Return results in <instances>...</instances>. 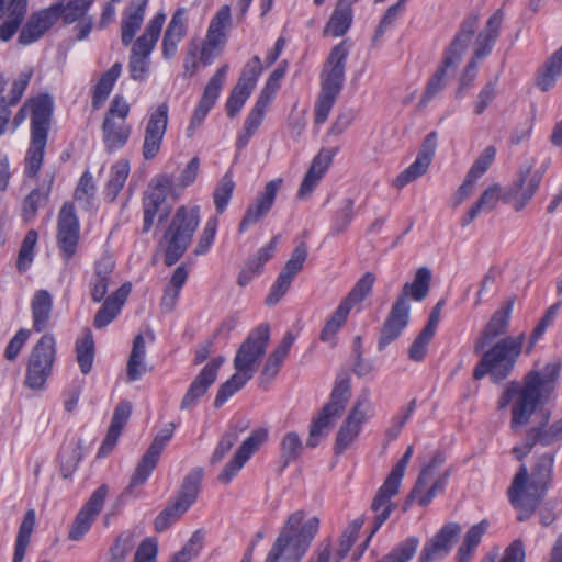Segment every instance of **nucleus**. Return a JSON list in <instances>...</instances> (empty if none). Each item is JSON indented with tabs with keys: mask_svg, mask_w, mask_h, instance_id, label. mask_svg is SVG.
I'll use <instances>...</instances> for the list:
<instances>
[{
	"mask_svg": "<svg viewBox=\"0 0 562 562\" xmlns=\"http://www.w3.org/2000/svg\"><path fill=\"white\" fill-rule=\"evenodd\" d=\"M561 363L551 361L540 370L529 371L524 379V386L512 382L508 384L498 401V408L504 409L510 402V428L517 432L536 416L538 424L531 427L522 445L512 449L513 456L521 461L536 445L550 446L562 440V418L546 428L550 413L546 409L537 411L538 406L547 402L553 394L560 375Z\"/></svg>",
	"mask_w": 562,
	"mask_h": 562,
	"instance_id": "1",
	"label": "nucleus"
},
{
	"mask_svg": "<svg viewBox=\"0 0 562 562\" xmlns=\"http://www.w3.org/2000/svg\"><path fill=\"white\" fill-rule=\"evenodd\" d=\"M554 456L552 452L540 454L531 472L522 464L515 474L507 495L510 505L517 510L520 522L531 517L542 502L552 480Z\"/></svg>",
	"mask_w": 562,
	"mask_h": 562,
	"instance_id": "2",
	"label": "nucleus"
},
{
	"mask_svg": "<svg viewBox=\"0 0 562 562\" xmlns=\"http://www.w3.org/2000/svg\"><path fill=\"white\" fill-rule=\"evenodd\" d=\"M479 21L480 19L477 14H471L461 23L458 33L445 52L441 64L438 66L426 86V89L419 100V108L427 106L428 103L443 90L448 70H456L459 66L464 53L472 42Z\"/></svg>",
	"mask_w": 562,
	"mask_h": 562,
	"instance_id": "3",
	"label": "nucleus"
},
{
	"mask_svg": "<svg viewBox=\"0 0 562 562\" xmlns=\"http://www.w3.org/2000/svg\"><path fill=\"white\" fill-rule=\"evenodd\" d=\"M525 334L506 336L487 349L476 364L473 376L476 380L490 375L493 382L505 380L513 371L525 344Z\"/></svg>",
	"mask_w": 562,
	"mask_h": 562,
	"instance_id": "4",
	"label": "nucleus"
},
{
	"mask_svg": "<svg viewBox=\"0 0 562 562\" xmlns=\"http://www.w3.org/2000/svg\"><path fill=\"white\" fill-rule=\"evenodd\" d=\"M198 225L199 207L188 209L182 205L177 210L160 241V245L165 246L167 266H172L183 256Z\"/></svg>",
	"mask_w": 562,
	"mask_h": 562,
	"instance_id": "5",
	"label": "nucleus"
},
{
	"mask_svg": "<svg viewBox=\"0 0 562 562\" xmlns=\"http://www.w3.org/2000/svg\"><path fill=\"white\" fill-rule=\"evenodd\" d=\"M351 394L350 379L346 374L338 375L330 394L329 402L324 405L313 419L306 446L315 448L321 440L328 436L330 429L346 407Z\"/></svg>",
	"mask_w": 562,
	"mask_h": 562,
	"instance_id": "6",
	"label": "nucleus"
},
{
	"mask_svg": "<svg viewBox=\"0 0 562 562\" xmlns=\"http://www.w3.org/2000/svg\"><path fill=\"white\" fill-rule=\"evenodd\" d=\"M504 14L497 10L488 19L485 27L479 33L474 43V49L471 59L467 64L459 80V88L456 92L457 98H461L473 85L477 75V64L483 57L492 52V48L498 37Z\"/></svg>",
	"mask_w": 562,
	"mask_h": 562,
	"instance_id": "7",
	"label": "nucleus"
},
{
	"mask_svg": "<svg viewBox=\"0 0 562 562\" xmlns=\"http://www.w3.org/2000/svg\"><path fill=\"white\" fill-rule=\"evenodd\" d=\"M56 360V340L45 334L33 347L27 361L25 385L33 391H44Z\"/></svg>",
	"mask_w": 562,
	"mask_h": 562,
	"instance_id": "8",
	"label": "nucleus"
},
{
	"mask_svg": "<svg viewBox=\"0 0 562 562\" xmlns=\"http://www.w3.org/2000/svg\"><path fill=\"white\" fill-rule=\"evenodd\" d=\"M165 21L166 14L157 13L135 41L128 58V71L133 80L143 81L147 78L150 69L149 56L159 40Z\"/></svg>",
	"mask_w": 562,
	"mask_h": 562,
	"instance_id": "9",
	"label": "nucleus"
},
{
	"mask_svg": "<svg viewBox=\"0 0 562 562\" xmlns=\"http://www.w3.org/2000/svg\"><path fill=\"white\" fill-rule=\"evenodd\" d=\"M441 464L442 460L439 457H435L422 469L413 490L407 496L405 509L413 503L422 507L428 506L443 491L448 474L436 476L437 470Z\"/></svg>",
	"mask_w": 562,
	"mask_h": 562,
	"instance_id": "10",
	"label": "nucleus"
},
{
	"mask_svg": "<svg viewBox=\"0 0 562 562\" xmlns=\"http://www.w3.org/2000/svg\"><path fill=\"white\" fill-rule=\"evenodd\" d=\"M270 339L268 325L255 328L247 339L240 345L234 359V368L237 372H244L247 378H252L257 371V362L266 352Z\"/></svg>",
	"mask_w": 562,
	"mask_h": 562,
	"instance_id": "11",
	"label": "nucleus"
},
{
	"mask_svg": "<svg viewBox=\"0 0 562 562\" xmlns=\"http://www.w3.org/2000/svg\"><path fill=\"white\" fill-rule=\"evenodd\" d=\"M175 191L173 177L170 175H161L155 178L149 186L144 199V224L143 232H148L155 221V217L161 212L159 220L166 218L171 210V206L165 205L166 198L169 193Z\"/></svg>",
	"mask_w": 562,
	"mask_h": 562,
	"instance_id": "12",
	"label": "nucleus"
},
{
	"mask_svg": "<svg viewBox=\"0 0 562 562\" xmlns=\"http://www.w3.org/2000/svg\"><path fill=\"white\" fill-rule=\"evenodd\" d=\"M370 412V391L363 389L355 401L347 418L336 437V452L342 453L359 436L361 426L368 420Z\"/></svg>",
	"mask_w": 562,
	"mask_h": 562,
	"instance_id": "13",
	"label": "nucleus"
},
{
	"mask_svg": "<svg viewBox=\"0 0 562 562\" xmlns=\"http://www.w3.org/2000/svg\"><path fill=\"white\" fill-rule=\"evenodd\" d=\"M231 25V8L223 5L212 18L205 40L202 43L200 59L209 65L223 50L226 43V31Z\"/></svg>",
	"mask_w": 562,
	"mask_h": 562,
	"instance_id": "14",
	"label": "nucleus"
},
{
	"mask_svg": "<svg viewBox=\"0 0 562 562\" xmlns=\"http://www.w3.org/2000/svg\"><path fill=\"white\" fill-rule=\"evenodd\" d=\"M269 431L261 427L254 430L237 448L232 459L223 467L217 480L222 484H229L239 473L251 456L267 441Z\"/></svg>",
	"mask_w": 562,
	"mask_h": 562,
	"instance_id": "15",
	"label": "nucleus"
},
{
	"mask_svg": "<svg viewBox=\"0 0 562 562\" xmlns=\"http://www.w3.org/2000/svg\"><path fill=\"white\" fill-rule=\"evenodd\" d=\"M547 167V165H542L538 169H532L530 166H526L520 169L517 179L507 192V196L516 211H521L532 200Z\"/></svg>",
	"mask_w": 562,
	"mask_h": 562,
	"instance_id": "16",
	"label": "nucleus"
},
{
	"mask_svg": "<svg viewBox=\"0 0 562 562\" xmlns=\"http://www.w3.org/2000/svg\"><path fill=\"white\" fill-rule=\"evenodd\" d=\"M175 425L168 424L165 428L159 430L155 436L153 442L147 449L146 453L142 457L138 462L135 472L127 486V491L140 486L145 483L148 476L151 474L157 465L159 457L165 449L166 445L170 441L173 436Z\"/></svg>",
	"mask_w": 562,
	"mask_h": 562,
	"instance_id": "17",
	"label": "nucleus"
},
{
	"mask_svg": "<svg viewBox=\"0 0 562 562\" xmlns=\"http://www.w3.org/2000/svg\"><path fill=\"white\" fill-rule=\"evenodd\" d=\"M306 257L307 247L304 243H301L295 247L291 254L290 259L285 262L277 280L272 284L270 292L265 301L267 305L272 306L279 303L283 295L288 292L296 274L302 270Z\"/></svg>",
	"mask_w": 562,
	"mask_h": 562,
	"instance_id": "18",
	"label": "nucleus"
},
{
	"mask_svg": "<svg viewBox=\"0 0 562 562\" xmlns=\"http://www.w3.org/2000/svg\"><path fill=\"white\" fill-rule=\"evenodd\" d=\"M349 50L348 40L333 47L323 68L322 90L339 94L345 79V65Z\"/></svg>",
	"mask_w": 562,
	"mask_h": 562,
	"instance_id": "19",
	"label": "nucleus"
},
{
	"mask_svg": "<svg viewBox=\"0 0 562 562\" xmlns=\"http://www.w3.org/2000/svg\"><path fill=\"white\" fill-rule=\"evenodd\" d=\"M167 126L168 106L166 103H161L150 112L145 126L142 154L146 160H151L158 155Z\"/></svg>",
	"mask_w": 562,
	"mask_h": 562,
	"instance_id": "20",
	"label": "nucleus"
},
{
	"mask_svg": "<svg viewBox=\"0 0 562 562\" xmlns=\"http://www.w3.org/2000/svg\"><path fill=\"white\" fill-rule=\"evenodd\" d=\"M315 537L313 529H284L271 549L291 562H300Z\"/></svg>",
	"mask_w": 562,
	"mask_h": 562,
	"instance_id": "21",
	"label": "nucleus"
},
{
	"mask_svg": "<svg viewBox=\"0 0 562 562\" xmlns=\"http://www.w3.org/2000/svg\"><path fill=\"white\" fill-rule=\"evenodd\" d=\"M79 241V222L72 204L65 203L59 211L57 243L64 260L68 261L76 252Z\"/></svg>",
	"mask_w": 562,
	"mask_h": 562,
	"instance_id": "22",
	"label": "nucleus"
},
{
	"mask_svg": "<svg viewBox=\"0 0 562 562\" xmlns=\"http://www.w3.org/2000/svg\"><path fill=\"white\" fill-rule=\"evenodd\" d=\"M224 362L225 357L217 356L202 368L180 403L181 411H190L196 406L199 400L206 394L210 386L215 382L218 370Z\"/></svg>",
	"mask_w": 562,
	"mask_h": 562,
	"instance_id": "23",
	"label": "nucleus"
},
{
	"mask_svg": "<svg viewBox=\"0 0 562 562\" xmlns=\"http://www.w3.org/2000/svg\"><path fill=\"white\" fill-rule=\"evenodd\" d=\"M437 147V134L429 133L423 142L418 155L413 164L404 169L394 180L393 186L403 189L408 183L424 176L431 164Z\"/></svg>",
	"mask_w": 562,
	"mask_h": 562,
	"instance_id": "24",
	"label": "nucleus"
},
{
	"mask_svg": "<svg viewBox=\"0 0 562 562\" xmlns=\"http://www.w3.org/2000/svg\"><path fill=\"white\" fill-rule=\"evenodd\" d=\"M282 183L283 180L281 178L270 180L266 183L263 191L260 192L254 202L246 209L238 228L240 233L246 232L250 226L257 224L269 213Z\"/></svg>",
	"mask_w": 562,
	"mask_h": 562,
	"instance_id": "25",
	"label": "nucleus"
},
{
	"mask_svg": "<svg viewBox=\"0 0 562 562\" xmlns=\"http://www.w3.org/2000/svg\"><path fill=\"white\" fill-rule=\"evenodd\" d=\"M514 300H507L495 311L474 345L476 352L486 348L497 337L506 334L513 312Z\"/></svg>",
	"mask_w": 562,
	"mask_h": 562,
	"instance_id": "26",
	"label": "nucleus"
},
{
	"mask_svg": "<svg viewBox=\"0 0 562 562\" xmlns=\"http://www.w3.org/2000/svg\"><path fill=\"white\" fill-rule=\"evenodd\" d=\"M58 7H48L32 14L21 30L18 43L25 46L38 41L58 20Z\"/></svg>",
	"mask_w": 562,
	"mask_h": 562,
	"instance_id": "27",
	"label": "nucleus"
},
{
	"mask_svg": "<svg viewBox=\"0 0 562 562\" xmlns=\"http://www.w3.org/2000/svg\"><path fill=\"white\" fill-rule=\"evenodd\" d=\"M228 71V65H223L214 76L210 79L206 87L204 88L203 95L194 110V113L191 117L193 122V127H199L209 111L213 108L216 100L218 99L220 92L224 86L225 77Z\"/></svg>",
	"mask_w": 562,
	"mask_h": 562,
	"instance_id": "28",
	"label": "nucleus"
},
{
	"mask_svg": "<svg viewBox=\"0 0 562 562\" xmlns=\"http://www.w3.org/2000/svg\"><path fill=\"white\" fill-rule=\"evenodd\" d=\"M31 112V136L47 137L53 112V100L48 94H41L26 102Z\"/></svg>",
	"mask_w": 562,
	"mask_h": 562,
	"instance_id": "29",
	"label": "nucleus"
},
{
	"mask_svg": "<svg viewBox=\"0 0 562 562\" xmlns=\"http://www.w3.org/2000/svg\"><path fill=\"white\" fill-rule=\"evenodd\" d=\"M411 307H403L394 303L381 328L378 341L379 350H383L389 344L396 340L409 321Z\"/></svg>",
	"mask_w": 562,
	"mask_h": 562,
	"instance_id": "30",
	"label": "nucleus"
},
{
	"mask_svg": "<svg viewBox=\"0 0 562 562\" xmlns=\"http://www.w3.org/2000/svg\"><path fill=\"white\" fill-rule=\"evenodd\" d=\"M148 0H139L131 2L122 14L121 20V42L124 46L132 44L136 33L140 29Z\"/></svg>",
	"mask_w": 562,
	"mask_h": 562,
	"instance_id": "31",
	"label": "nucleus"
},
{
	"mask_svg": "<svg viewBox=\"0 0 562 562\" xmlns=\"http://www.w3.org/2000/svg\"><path fill=\"white\" fill-rule=\"evenodd\" d=\"M131 283H124L113 294L104 300L102 306L94 315L93 325L95 328L105 327L119 315L131 293Z\"/></svg>",
	"mask_w": 562,
	"mask_h": 562,
	"instance_id": "32",
	"label": "nucleus"
},
{
	"mask_svg": "<svg viewBox=\"0 0 562 562\" xmlns=\"http://www.w3.org/2000/svg\"><path fill=\"white\" fill-rule=\"evenodd\" d=\"M431 280V271L427 267H420L417 269L415 273V278L412 282H406L396 301L394 303L403 306L409 307L408 299H413L415 301H423L429 292Z\"/></svg>",
	"mask_w": 562,
	"mask_h": 562,
	"instance_id": "33",
	"label": "nucleus"
},
{
	"mask_svg": "<svg viewBox=\"0 0 562 562\" xmlns=\"http://www.w3.org/2000/svg\"><path fill=\"white\" fill-rule=\"evenodd\" d=\"M132 413V404L130 402H121L114 409L108 434L99 449L98 457H106L115 447L122 429L130 419Z\"/></svg>",
	"mask_w": 562,
	"mask_h": 562,
	"instance_id": "34",
	"label": "nucleus"
},
{
	"mask_svg": "<svg viewBox=\"0 0 562 562\" xmlns=\"http://www.w3.org/2000/svg\"><path fill=\"white\" fill-rule=\"evenodd\" d=\"M458 529H440V531L429 540L420 555V562H435L448 554L452 543L456 541Z\"/></svg>",
	"mask_w": 562,
	"mask_h": 562,
	"instance_id": "35",
	"label": "nucleus"
},
{
	"mask_svg": "<svg viewBox=\"0 0 562 562\" xmlns=\"http://www.w3.org/2000/svg\"><path fill=\"white\" fill-rule=\"evenodd\" d=\"M400 488L383 483L378 490L372 503H371V524L372 527H381L390 517L395 505L391 502V498L398 493Z\"/></svg>",
	"mask_w": 562,
	"mask_h": 562,
	"instance_id": "36",
	"label": "nucleus"
},
{
	"mask_svg": "<svg viewBox=\"0 0 562 562\" xmlns=\"http://www.w3.org/2000/svg\"><path fill=\"white\" fill-rule=\"evenodd\" d=\"M186 10L179 9L177 10L171 21L169 22L167 30L164 34L162 38V56L166 59L172 58L178 48V44L182 41L186 35Z\"/></svg>",
	"mask_w": 562,
	"mask_h": 562,
	"instance_id": "37",
	"label": "nucleus"
},
{
	"mask_svg": "<svg viewBox=\"0 0 562 562\" xmlns=\"http://www.w3.org/2000/svg\"><path fill=\"white\" fill-rule=\"evenodd\" d=\"M375 530L376 529H372L371 532H366L363 535L360 533V529H347L344 531L340 537L339 548L337 550V562L345 559L353 546H356V549L352 553V559L359 560L367 550Z\"/></svg>",
	"mask_w": 562,
	"mask_h": 562,
	"instance_id": "38",
	"label": "nucleus"
},
{
	"mask_svg": "<svg viewBox=\"0 0 562 562\" xmlns=\"http://www.w3.org/2000/svg\"><path fill=\"white\" fill-rule=\"evenodd\" d=\"M131 126L123 120L104 119L102 124L103 142L108 150L122 148L131 135Z\"/></svg>",
	"mask_w": 562,
	"mask_h": 562,
	"instance_id": "39",
	"label": "nucleus"
},
{
	"mask_svg": "<svg viewBox=\"0 0 562 562\" xmlns=\"http://www.w3.org/2000/svg\"><path fill=\"white\" fill-rule=\"evenodd\" d=\"M33 328L35 331H43L49 323L53 297L46 290H38L34 293L32 302Z\"/></svg>",
	"mask_w": 562,
	"mask_h": 562,
	"instance_id": "40",
	"label": "nucleus"
},
{
	"mask_svg": "<svg viewBox=\"0 0 562 562\" xmlns=\"http://www.w3.org/2000/svg\"><path fill=\"white\" fill-rule=\"evenodd\" d=\"M294 340V335L292 333H286L280 345L270 353L260 375L263 382L269 383L276 378L282 362L289 355Z\"/></svg>",
	"mask_w": 562,
	"mask_h": 562,
	"instance_id": "41",
	"label": "nucleus"
},
{
	"mask_svg": "<svg viewBox=\"0 0 562 562\" xmlns=\"http://www.w3.org/2000/svg\"><path fill=\"white\" fill-rule=\"evenodd\" d=\"M146 345L143 335L138 334L133 340L132 350L127 360L126 376L130 382L137 381L147 371Z\"/></svg>",
	"mask_w": 562,
	"mask_h": 562,
	"instance_id": "42",
	"label": "nucleus"
},
{
	"mask_svg": "<svg viewBox=\"0 0 562 562\" xmlns=\"http://www.w3.org/2000/svg\"><path fill=\"white\" fill-rule=\"evenodd\" d=\"M269 105L266 99L258 98L247 119L245 120L243 132L237 137L236 146L243 149L259 128L265 117L266 109Z\"/></svg>",
	"mask_w": 562,
	"mask_h": 562,
	"instance_id": "43",
	"label": "nucleus"
},
{
	"mask_svg": "<svg viewBox=\"0 0 562 562\" xmlns=\"http://www.w3.org/2000/svg\"><path fill=\"white\" fill-rule=\"evenodd\" d=\"M562 75V46L552 54L546 61L543 67L539 70L536 86L541 91H549L557 82V79Z\"/></svg>",
	"mask_w": 562,
	"mask_h": 562,
	"instance_id": "44",
	"label": "nucleus"
},
{
	"mask_svg": "<svg viewBox=\"0 0 562 562\" xmlns=\"http://www.w3.org/2000/svg\"><path fill=\"white\" fill-rule=\"evenodd\" d=\"M352 23V9L347 8L344 2L336 3L334 12L326 23L323 34L333 37L344 36Z\"/></svg>",
	"mask_w": 562,
	"mask_h": 562,
	"instance_id": "45",
	"label": "nucleus"
},
{
	"mask_svg": "<svg viewBox=\"0 0 562 562\" xmlns=\"http://www.w3.org/2000/svg\"><path fill=\"white\" fill-rule=\"evenodd\" d=\"M204 471L202 468L192 469L184 477L175 499L191 507L198 499Z\"/></svg>",
	"mask_w": 562,
	"mask_h": 562,
	"instance_id": "46",
	"label": "nucleus"
},
{
	"mask_svg": "<svg viewBox=\"0 0 562 562\" xmlns=\"http://www.w3.org/2000/svg\"><path fill=\"white\" fill-rule=\"evenodd\" d=\"M108 494L106 485L98 487L76 516V527H87L94 521L103 507Z\"/></svg>",
	"mask_w": 562,
	"mask_h": 562,
	"instance_id": "47",
	"label": "nucleus"
},
{
	"mask_svg": "<svg viewBox=\"0 0 562 562\" xmlns=\"http://www.w3.org/2000/svg\"><path fill=\"white\" fill-rule=\"evenodd\" d=\"M122 72V64L115 63L113 66L105 71L94 88L92 104L95 109H98L109 97L112 91V88L121 76Z\"/></svg>",
	"mask_w": 562,
	"mask_h": 562,
	"instance_id": "48",
	"label": "nucleus"
},
{
	"mask_svg": "<svg viewBox=\"0 0 562 562\" xmlns=\"http://www.w3.org/2000/svg\"><path fill=\"white\" fill-rule=\"evenodd\" d=\"M47 137L31 136V145L27 150L25 173L34 177L42 167Z\"/></svg>",
	"mask_w": 562,
	"mask_h": 562,
	"instance_id": "49",
	"label": "nucleus"
},
{
	"mask_svg": "<svg viewBox=\"0 0 562 562\" xmlns=\"http://www.w3.org/2000/svg\"><path fill=\"white\" fill-rule=\"evenodd\" d=\"M351 310H349L346 305L340 303L329 319L326 322L324 328L321 333V340L324 342H329L331 346L335 345V337L339 329L344 326L347 321L348 314Z\"/></svg>",
	"mask_w": 562,
	"mask_h": 562,
	"instance_id": "50",
	"label": "nucleus"
},
{
	"mask_svg": "<svg viewBox=\"0 0 562 562\" xmlns=\"http://www.w3.org/2000/svg\"><path fill=\"white\" fill-rule=\"evenodd\" d=\"M375 282V276L372 272H366L355 284L347 297L341 302L349 310L362 302L371 292Z\"/></svg>",
	"mask_w": 562,
	"mask_h": 562,
	"instance_id": "51",
	"label": "nucleus"
},
{
	"mask_svg": "<svg viewBox=\"0 0 562 562\" xmlns=\"http://www.w3.org/2000/svg\"><path fill=\"white\" fill-rule=\"evenodd\" d=\"M82 458V447L79 442L70 443L65 447L60 454V471L64 479H69Z\"/></svg>",
	"mask_w": 562,
	"mask_h": 562,
	"instance_id": "52",
	"label": "nucleus"
},
{
	"mask_svg": "<svg viewBox=\"0 0 562 562\" xmlns=\"http://www.w3.org/2000/svg\"><path fill=\"white\" fill-rule=\"evenodd\" d=\"M76 353L80 371L88 374L92 369L94 359V341L90 331L77 341Z\"/></svg>",
	"mask_w": 562,
	"mask_h": 562,
	"instance_id": "53",
	"label": "nucleus"
},
{
	"mask_svg": "<svg viewBox=\"0 0 562 562\" xmlns=\"http://www.w3.org/2000/svg\"><path fill=\"white\" fill-rule=\"evenodd\" d=\"M304 449L303 442L295 431L286 432L280 442V456L284 465L300 458Z\"/></svg>",
	"mask_w": 562,
	"mask_h": 562,
	"instance_id": "54",
	"label": "nucleus"
},
{
	"mask_svg": "<svg viewBox=\"0 0 562 562\" xmlns=\"http://www.w3.org/2000/svg\"><path fill=\"white\" fill-rule=\"evenodd\" d=\"M93 0H69L66 4L56 3L50 7H58V19L61 16L65 23L71 24L85 16Z\"/></svg>",
	"mask_w": 562,
	"mask_h": 562,
	"instance_id": "55",
	"label": "nucleus"
},
{
	"mask_svg": "<svg viewBox=\"0 0 562 562\" xmlns=\"http://www.w3.org/2000/svg\"><path fill=\"white\" fill-rule=\"evenodd\" d=\"M498 558V548H494L480 562H525V547L522 541L514 540L505 550L503 555Z\"/></svg>",
	"mask_w": 562,
	"mask_h": 562,
	"instance_id": "56",
	"label": "nucleus"
},
{
	"mask_svg": "<svg viewBox=\"0 0 562 562\" xmlns=\"http://www.w3.org/2000/svg\"><path fill=\"white\" fill-rule=\"evenodd\" d=\"M245 427H232L221 437L210 459L211 464L220 463L238 441L239 434L246 429Z\"/></svg>",
	"mask_w": 562,
	"mask_h": 562,
	"instance_id": "57",
	"label": "nucleus"
},
{
	"mask_svg": "<svg viewBox=\"0 0 562 562\" xmlns=\"http://www.w3.org/2000/svg\"><path fill=\"white\" fill-rule=\"evenodd\" d=\"M484 529H469L457 552V562H471L479 548Z\"/></svg>",
	"mask_w": 562,
	"mask_h": 562,
	"instance_id": "58",
	"label": "nucleus"
},
{
	"mask_svg": "<svg viewBox=\"0 0 562 562\" xmlns=\"http://www.w3.org/2000/svg\"><path fill=\"white\" fill-rule=\"evenodd\" d=\"M204 543V535L201 530H196L189 541L181 548V550L177 551L170 557L169 562H190L194 558H196Z\"/></svg>",
	"mask_w": 562,
	"mask_h": 562,
	"instance_id": "59",
	"label": "nucleus"
},
{
	"mask_svg": "<svg viewBox=\"0 0 562 562\" xmlns=\"http://www.w3.org/2000/svg\"><path fill=\"white\" fill-rule=\"evenodd\" d=\"M252 378H247L244 372L236 371L235 374L220 386L214 401V406L221 407L232 395L239 391Z\"/></svg>",
	"mask_w": 562,
	"mask_h": 562,
	"instance_id": "60",
	"label": "nucleus"
},
{
	"mask_svg": "<svg viewBox=\"0 0 562 562\" xmlns=\"http://www.w3.org/2000/svg\"><path fill=\"white\" fill-rule=\"evenodd\" d=\"M130 173V164L127 160H120L111 168L110 179L108 181V195L111 200L115 199L117 193L124 187V183Z\"/></svg>",
	"mask_w": 562,
	"mask_h": 562,
	"instance_id": "61",
	"label": "nucleus"
},
{
	"mask_svg": "<svg viewBox=\"0 0 562 562\" xmlns=\"http://www.w3.org/2000/svg\"><path fill=\"white\" fill-rule=\"evenodd\" d=\"M355 216V201L346 198L341 206L336 211L331 231L335 235H339L347 229Z\"/></svg>",
	"mask_w": 562,
	"mask_h": 562,
	"instance_id": "62",
	"label": "nucleus"
},
{
	"mask_svg": "<svg viewBox=\"0 0 562 562\" xmlns=\"http://www.w3.org/2000/svg\"><path fill=\"white\" fill-rule=\"evenodd\" d=\"M235 189V182L229 173L223 176L217 187L215 188L213 199L217 213H223L232 198Z\"/></svg>",
	"mask_w": 562,
	"mask_h": 562,
	"instance_id": "63",
	"label": "nucleus"
},
{
	"mask_svg": "<svg viewBox=\"0 0 562 562\" xmlns=\"http://www.w3.org/2000/svg\"><path fill=\"white\" fill-rule=\"evenodd\" d=\"M417 546L416 538H408L378 562H408L414 557Z\"/></svg>",
	"mask_w": 562,
	"mask_h": 562,
	"instance_id": "64",
	"label": "nucleus"
}]
</instances>
